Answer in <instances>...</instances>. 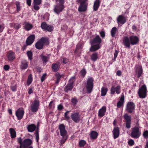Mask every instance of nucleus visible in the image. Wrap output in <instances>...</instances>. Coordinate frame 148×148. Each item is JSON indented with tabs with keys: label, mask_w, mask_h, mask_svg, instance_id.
I'll return each mask as SVG.
<instances>
[{
	"label": "nucleus",
	"mask_w": 148,
	"mask_h": 148,
	"mask_svg": "<svg viewBox=\"0 0 148 148\" xmlns=\"http://www.w3.org/2000/svg\"><path fill=\"white\" fill-rule=\"evenodd\" d=\"M102 38H104L105 36V33L104 31H102L99 32Z\"/></svg>",
	"instance_id": "obj_56"
},
{
	"label": "nucleus",
	"mask_w": 148,
	"mask_h": 148,
	"mask_svg": "<svg viewBox=\"0 0 148 148\" xmlns=\"http://www.w3.org/2000/svg\"><path fill=\"white\" fill-rule=\"evenodd\" d=\"M42 2V0H34L33 3L40 5Z\"/></svg>",
	"instance_id": "obj_55"
},
{
	"label": "nucleus",
	"mask_w": 148,
	"mask_h": 148,
	"mask_svg": "<svg viewBox=\"0 0 148 148\" xmlns=\"http://www.w3.org/2000/svg\"><path fill=\"white\" fill-rule=\"evenodd\" d=\"M98 135L97 133L94 131H92L90 134V137L92 139H95L97 138Z\"/></svg>",
	"instance_id": "obj_38"
},
{
	"label": "nucleus",
	"mask_w": 148,
	"mask_h": 148,
	"mask_svg": "<svg viewBox=\"0 0 148 148\" xmlns=\"http://www.w3.org/2000/svg\"><path fill=\"white\" fill-rule=\"evenodd\" d=\"M32 81V77L31 74H30L28 76L27 80V86L29 85Z\"/></svg>",
	"instance_id": "obj_39"
},
{
	"label": "nucleus",
	"mask_w": 148,
	"mask_h": 148,
	"mask_svg": "<svg viewBox=\"0 0 148 148\" xmlns=\"http://www.w3.org/2000/svg\"><path fill=\"white\" fill-rule=\"evenodd\" d=\"M86 141L84 140H80L79 143V146L80 147H83L86 144Z\"/></svg>",
	"instance_id": "obj_46"
},
{
	"label": "nucleus",
	"mask_w": 148,
	"mask_h": 148,
	"mask_svg": "<svg viewBox=\"0 0 148 148\" xmlns=\"http://www.w3.org/2000/svg\"><path fill=\"white\" fill-rule=\"evenodd\" d=\"M63 75H61L60 73H57L55 74V76L56 78V84H58L60 82V81L61 79V78Z\"/></svg>",
	"instance_id": "obj_35"
},
{
	"label": "nucleus",
	"mask_w": 148,
	"mask_h": 148,
	"mask_svg": "<svg viewBox=\"0 0 148 148\" xmlns=\"http://www.w3.org/2000/svg\"><path fill=\"white\" fill-rule=\"evenodd\" d=\"M60 63L59 62H57L56 63H53L52 64V70L53 72H57L60 69Z\"/></svg>",
	"instance_id": "obj_24"
},
{
	"label": "nucleus",
	"mask_w": 148,
	"mask_h": 148,
	"mask_svg": "<svg viewBox=\"0 0 148 148\" xmlns=\"http://www.w3.org/2000/svg\"><path fill=\"white\" fill-rule=\"evenodd\" d=\"M108 91V89L107 88H104L103 87L101 88V94L102 96H105L106 95Z\"/></svg>",
	"instance_id": "obj_33"
},
{
	"label": "nucleus",
	"mask_w": 148,
	"mask_h": 148,
	"mask_svg": "<svg viewBox=\"0 0 148 148\" xmlns=\"http://www.w3.org/2000/svg\"><path fill=\"white\" fill-rule=\"evenodd\" d=\"M70 111H67L64 113V119L66 121L69 122V120L70 119V116L68 115V114L70 112Z\"/></svg>",
	"instance_id": "obj_43"
},
{
	"label": "nucleus",
	"mask_w": 148,
	"mask_h": 148,
	"mask_svg": "<svg viewBox=\"0 0 148 148\" xmlns=\"http://www.w3.org/2000/svg\"><path fill=\"white\" fill-rule=\"evenodd\" d=\"M21 64L20 66V68L22 70H25L27 69L28 66V63L27 61L25 60H23L21 61Z\"/></svg>",
	"instance_id": "obj_22"
},
{
	"label": "nucleus",
	"mask_w": 148,
	"mask_h": 148,
	"mask_svg": "<svg viewBox=\"0 0 148 148\" xmlns=\"http://www.w3.org/2000/svg\"><path fill=\"white\" fill-rule=\"evenodd\" d=\"M143 137L145 138H148V131L146 130L143 132Z\"/></svg>",
	"instance_id": "obj_57"
},
{
	"label": "nucleus",
	"mask_w": 148,
	"mask_h": 148,
	"mask_svg": "<svg viewBox=\"0 0 148 148\" xmlns=\"http://www.w3.org/2000/svg\"><path fill=\"white\" fill-rule=\"evenodd\" d=\"M102 42V40L98 35H97L93 38L90 40V44L91 47L90 49V51L92 52L95 51L101 47L100 45Z\"/></svg>",
	"instance_id": "obj_2"
},
{
	"label": "nucleus",
	"mask_w": 148,
	"mask_h": 148,
	"mask_svg": "<svg viewBox=\"0 0 148 148\" xmlns=\"http://www.w3.org/2000/svg\"><path fill=\"white\" fill-rule=\"evenodd\" d=\"M49 43L47 37H42L36 43L35 47L37 49L41 50L43 48L44 45H48Z\"/></svg>",
	"instance_id": "obj_4"
},
{
	"label": "nucleus",
	"mask_w": 148,
	"mask_h": 148,
	"mask_svg": "<svg viewBox=\"0 0 148 148\" xmlns=\"http://www.w3.org/2000/svg\"><path fill=\"white\" fill-rule=\"evenodd\" d=\"M98 58V53L95 52L93 53L90 56V59L92 61L95 62L96 61Z\"/></svg>",
	"instance_id": "obj_30"
},
{
	"label": "nucleus",
	"mask_w": 148,
	"mask_h": 148,
	"mask_svg": "<svg viewBox=\"0 0 148 148\" xmlns=\"http://www.w3.org/2000/svg\"><path fill=\"white\" fill-rule=\"evenodd\" d=\"M31 0H26L27 4L29 6H30L31 5Z\"/></svg>",
	"instance_id": "obj_62"
},
{
	"label": "nucleus",
	"mask_w": 148,
	"mask_h": 148,
	"mask_svg": "<svg viewBox=\"0 0 148 148\" xmlns=\"http://www.w3.org/2000/svg\"><path fill=\"white\" fill-rule=\"evenodd\" d=\"M53 101H51L50 102L48 106L49 108V109H51L53 107V108H54V103H53Z\"/></svg>",
	"instance_id": "obj_53"
},
{
	"label": "nucleus",
	"mask_w": 148,
	"mask_h": 148,
	"mask_svg": "<svg viewBox=\"0 0 148 148\" xmlns=\"http://www.w3.org/2000/svg\"><path fill=\"white\" fill-rule=\"evenodd\" d=\"M64 8L63 4L59 3V4H58L55 6L54 10L56 13L59 14L62 10Z\"/></svg>",
	"instance_id": "obj_18"
},
{
	"label": "nucleus",
	"mask_w": 148,
	"mask_h": 148,
	"mask_svg": "<svg viewBox=\"0 0 148 148\" xmlns=\"http://www.w3.org/2000/svg\"><path fill=\"white\" fill-rule=\"evenodd\" d=\"M136 74L137 75V77L139 78L143 74V69L142 66L140 64L136 65L134 68Z\"/></svg>",
	"instance_id": "obj_13"
},
{
	"label": "nucleus",
	"mask_w": 148,
	"mask_h": 148,
	"mask_svg": "<svg viewBox=\"0 0 148 148\" xmlns=\"http://www.w3.org/2000/svg\"><path fill=\"white\" fill-rule=\"evenodd\" d=\"M35 136H36V140L37 143H38L39 140V133H38L37 132L36 133H35Z\"/></svg>",
	"instance_id": "obj_54"
},
{
	"label": "nucleus",
	"mask_w": 148,
	"mask_h": 148,
	"mask_svg": "<svg viewBox=\"0 0 148 148\" xmlns=\"http://www.w3.org/2000/svg\"><path fill=\"white\" fill-rule=\"evenodd\" d=\"M118 24L123 25L127 21L126 18L123 15H119L117 19Z\"/></svg>",
	"instance_id": "obj_17"
},
{
	"label": "nucleus",
	"mask_w": 148,
	"mask_h": 148,
	"mask_svg": "<svg viewBox=\"0 0 148 148\" xmlns=\"http://www.w3.org/2000/svg\"><path fill=\"white\" fill-rule=\"evenodd\" d=\"M40 57L43 64L46 63L48 61L49 58V57L44 56L42 54L40 55Z\"/></svg>",
	"instance_id": "obj_36"
},
{
	"label": "nucleus",
	"mask_w": 148,
	"mask_h": 148,
	"mask_svg": "<svg viewBox=\"0 0 148 148\" xmlns=\"http://www.w3.org/2000/svg\"><path fill=\"white\" fill-rule=\"evenodd\" d=\"M23 25H24V29L27 31L30 30L33 27L32 25L26 21L23 23Z\"/></svg>",
	"instance_id": "obj_23"
},
{
	"label": "nucleus",
	"mask_w": 148,
	"mask_h": 148,
	"mask_svg": "<svg viewBox=\"0 0 148 148\" xmlns=\"http://www.w3.org/2000/svg\"><path fill=\"white\" fill-rule=\"evenodd\" d=\"M36 70L38 72L40 73L41 71V68L39 66H37L36 68Z\"/></svg>",
	"instance_id": "obj_63"
},
{
	"label": "nucleus",
	"mask_w": 148,
	"mask_h": 148,
	"mask_svg": "<svg viewBox=\"0 0 148 148\" xmlns=\"http://www.w3.org/2000/svg\"><path fill=\"white\" fill-rule=\"evenodd\" d=\"M33 5L34 8L35 10L37 11L40 9V7L38 5H39V4H37L34 3H33Z\"/></svg>",
	"instance_id": "obj_51"
},
{
	"label": "nucleus",
	"mask_w": 148,
	"mask_h": 148,
	"mask_svg": "<svg viewBox=\"0 0 148 148\" xmlns=\"http://www.w3.org/2000/svg\"><path fill=\"white\" fill-rule=\"evenodd\" d=\"M7 56L8 61L12 62L15 59L16 55L14 52H10L7 54Z\"/></svg>",
	"instance_id": "obj_26"
},
{
	"label": "nucleus",
	"mask_w": 148,
	"mask_h": 148,
	"mask_svg": "<svg viewBox=\"0 0 148 148\" xmlns=\"http://www.w3.org/2000/svg\"><path fill=\"white\" fill-rule=\"evenodd\" d=\"M58 129L60 130V135L63 137L60 142V145H62L67 138L66 136L67 131L65 129V126L63 124H61L59 125Z\"/></svg>",
	"instance_id": "obj_3"
},
{
	"label": "nucleus",
	"mask_w": 148,
	"mask_h": 148,
	"mask_svg": "<svg viewBox=\"0 0 148 148\" xmlns=\"http://www.w3.org/2000/svg\"><path fill=\"white\" fill-rule=\"evenodd\" d=\"M82 44L80 43L76 45V49L75 51V53H76L78 52V50L82 48Z\"/></svg>",
	"instance_id": "obj_45"
},
{
	"label": "nucleus",
	"mask_w": 148,
	"mask_h": 148,
	"mask_svg": "<svg viewBox=\"0 0 148 148\" xmlns=\"http://www.w3.org/2000/svg\"><path fill=\"white\" fill-rule=\"evenodd\" d=\"M124 95H122L120 99V100L117 103V106L118 108H120L121 106H123L124 103Z\"/></svg>",
	"instance_id": "obj_28"
},
{
	"label": "nucleus",
	"mask_w": 148,
	"mask_h": 148,
	"mask_svg": "<svg viewBox=\"0 0 148 148\" xmlns=\"http://www.w3.org/2000/svg\"><path fill=\"white\" fill-rule=\"evenodd\" d=\"M47 74L46 73L44 74L41 78V81L43 82L47 78Z\"/></svg>",
	"instance_id": "obj_52"
},
{
	"label": "nucleus",
	"mask_w": 148,
	"mask_h": 148,
	"mask_svg": "<svg viewBox=\"0 0 148 148\" xmlns=\"http://www.w3.org/2000/svg\"><path fill=\"white\" fill-rule=\"evenodd\" d=\"M141 134V132L139 130L138 127L136 126L132 128L131 134V136L132 137L134 138H138L140 136Z\"/></svg>",
	"instance_id": "obj_9"
},
{
	"label": "nucleus",
	"mask_w": 148,
	"mask_h": 148,
	"mask_svg": "<svg viewBox=\"0 0 148 148\" xmlns=\"http://www.w3.org/2000/svg\"><path fill=\"white\" fill-rule=\"evenodd\" d=\"M36 128V126L34 124L29 125L27 127L28 131L29 132H33Z\"/></svg>",
	"instance_id": "obj_29"
},
{
	"label": "nucleus",
	"mask_w": 148,
	"mask_h": 148,
	"mask_svg": "<svg viewBox=\"0 0 148 148\" xmlns=\"http://www.w3.org/2000/svg\"><path fill=\"white\" fill-rule=\"evenodd\" d=\"M9 131L12 138H14L16 137V132L14 128H10Z\"/></svg>",
	"instance_id": "obj_27"
},
{
	"label": "nucleus",
	"mask_w": 148,
	"mask_h": 148,
	"mask_svg": "<svg viewBox=\"0 0 148 148\" xmlns=\"http://www.w3.org/2000/svg\"><path fill=\"white\" fill-rule=\"evenodd\" d=\"M35 38V35L32 34L30 35L27 38L26 42L27 45H30L34 41Z\"/></svg>",
	"instance_id": "obj_19"
},
{
	"label": "nucleus",
	"mask_w": 148,
	"mask_h": 148,
	"mask_svg": "<svg viewBox=\"0 0 148 148\" xmlns=\"http://www.w3.org/2000/svg\"><path fill=\"white\" fill-rule=\"evenodd\" d=\"M54 28L50 25H48L45 30L49 32H52L53 29Z\"/></svg>",
	"instance_id": "obj_49"
},
{
	"label": "nucleus",
	"mask_w": 148,
	"mask_h": 148,
	"mask_svg": "<svg viewBox=\"0 0 148 148\" xmlns=\"http://www.w3.org/2000/svg\"><path fill=\"white\" fill-rule=\"evenodd\" d=\"M71 118L75 123H78L80 121V116L78 112H74L71 114Z\"/></svg>",
	"instance_id": "obj_14"
},
{
	"label": "nucleus",
	"mask_w": 148,
	"mask_h": 148,
	"mask_svg": "<svg viewBox=\"0 0 148 148\" xmlns=\"http://www.w3.org/2000/svg\"><path fill=\"white\" fill-rule=\"evenodd\" d=\"M128 144L130 146H132L134 144V141L132 140H131L128 141Z\"/></svg>",
	"instance_id": "obj_60"
},
{
	"label": "nucleus",
	"mask_w": 148,
	"mask_h": 148,
	"mask_svg": "<svg viewBox=\"0 0 148 148\" xmlns=\"http://www.w3.org/2000/svg\"><path fill=\"white\" fill-rule=\"evenodd\" d=\"M73 88V86L68 84L64 88V91L65 92H67L69 91H71Z\"/></svg>",
	"instance_id": "obj_34"
},
{
	"label": "nucleus",
	"mask_w": 148,
	"mask_h": 148,
	"mask_svg": "<svg viewBox=\"0 0 148 148\" xmlns=\"http://www.w3.org/2000/svg\"><path fill=\"white\" fill-rule=\"evenodd\" d=\"M79 73L80 74L81 76L83 78H84L85 76L87 73V71L86 69L84 68L80 71Z\"/></svg>",
	"instance_id": "obj_37"
},
{
	"label": "nucleus",
	"mask_w": 148,
	"mask_h": 148,
	"mask_svg": "<svg viewBox=\"0 0 148 148\" xmlns=\"http://www.w3.org/2000/svg\"><path fill=\"white\" fill-rule=\"evenodd\" d=\"M114 139L116 138L119 137L120 134L119 128V127H116L114 128L112 131Z\"/></svg>",
	"instance_id": "obj_20"
},
{
	"label": "nucleus",
	"mask_w": 148,
	"mask_h": 148,
	"mask_svg": "<svg viewBox=\"0 0 148 148\" xmlns=\"http://www.w3.org/2000/svg\"><path fill=\"white\" fill-rule=\"evenodd\" d=\"M117 31V28L116 27H114L112 28L110 31L111 35L112 37L115 38L116 37V34Z\"/></svg>",
	"instance_id": "obj_31"
},
{
	"label": "nucleus",
	"mask_w": 148,
	"mask_h": 148,
	"mask_svg": "<svg viewBox=\"0 0 148 148\" xmlns=\"http://www.w3.org/2000/svg\"><path fill=\"white\" fill-rule=\"evenodd\" d=\"M110 91V94L112 95H114L115 92L117 94H119L121 92V86L112 85Z\"/></svg>",
	"instance_id": "obj_12"
},
{
	"label": "nucleus",
	"mask_w": 148,
	"mask_h": 148,
	"mask_svg": "<svg viewBox=\"0 0 148 148\" xmlns=\"http://www.w3.org/2000/svg\"><path fill=\"white\" fill-rule=\"evenodd\" d=\"M56 1L57 3L59 2V3L61 4H64V0H55Z\"/></svg>",
	"instance_id": "obj_64"
},
{
	"label": "nucleus",
	"mask_w": 148,
	"mask_h": 148,
	"mask_svg": "<svg viewBox=\"0 0 148 148\" xmlns=\"http://www.w3.org/2000/svg\"><path fill=\"white\" fill-rule=\"evenodd\" d=\"M101 1L100 0H95L94 2L93 7V11H97L98 9L100 4Z\"/></svg>",
	"instance_id": "obj_25"
},
{
	"label": "nucleus",
	"mask_w": 148,
	"mask_h": 148,
	"mask_svg": "<svg viewBox=\"0 0 148 148\" xmlns=\"http://www.w3.org/2000/svg\"><path fill=\"white\" fill-rule=\"evenodd\" d=\"M135 104L132 101H129L127 104L126 110L129 113H132L135 112Z\"/></svg>",
	"instance_id": "obj_10"
},
{
	"label": "nucleus",
	"mask_w": 148,
	"mask_h": 148,
	"mask_svg": "<svg viewBox=\"0 0 148 148\" xmlns=\"http://www.w3.org/2000/svg\"><path fill=\"white\" fill-rule=\"evenodd\" d=\"M63 106L61 104H60L58 106V109L59 111L63 109Z\"/></svg>",
	"instance_id": "obj_59"
},
{
	"label": "nucleus",
	"mask_w": 148,
	"mask_h": 148,
	"mask_svg": "<svg viewBox=\"0 0 148 148\" xmlns=\"http://www.w3.org/2000/svg\"><path fill=\"white\" fill-rule=\"evenodd\" d=\"M17 87V85L15 84L11 86H10V89L12 91L15 92L16 90Z\"/></svg>",
	"instance_id": "obj_50"
},
{
	"label": "nucleus",
	"mask_w": 148,
	"mask_h": 148,
	"mask_svg": "<svg viewBox=\"0 0 148 148\" xmlns=\"http://www.w3.org/2000/svg\"><path fill=\"white\" fill-rule=\"evenodd\" d=\"M48 25L46 24V22H43L42 23L41 27L43 29L45 30Z\"/></svg>",
	"instance_id": "obj_48"
},
{
	"label": "nucleus",
	"mask_w": 148,
	"mask_h": 148,
	"mask_svg": "<svg viewBox=\"0 0 148 148\" xmlns=\"http://www.w3.org/2000/svg\"><path fill=\"white\" fill-rule=\"evenodd\" d=\"M88 0H76V2L79 3L78 10L79 12H85L87 10L88 6Z\"/></svg>",
	"instance_id": "obj_5"
},
{
	"label": "nucleus",
	"mask_w": 148,
	"mask_h": 148,
	"mask_svg": "<svg viewBox=\"0 0 148 148\" xmlns=\"http://www.w3.org/2000/svg\"><path fill=\"white\" fill-rule=\"evenodd\" d=\"M27 54L28 57V59L31 60L32 59L33 53L31 51H28L27 52Z\"/></svg>",
	"instance_id": "obj_44"
},
{
	"label": "nucleus",
	"mask_w": 148,
	"mask_h": 148,
	"mask_svg": "<svg viewBox=\"0 0 148 148\" xmlns=\"http://www.w3.org/2000/svg\"><path fill=\"white\" fill-rule=\"evenodd\" d=\"M37 99H35L32 102L30 106V110L32 112L35 113L37 112L40 106V102L39 100Z\"/></svg>",
	"instance_id": "obj_7"
},
{
	"label": "nucleus",
	"mask_w": 148,
	"mask_h": 148,
	"mask_svg": "<svg viewBox=\"0 0 148 148\" xmlns=\"http://www.w3.org/2000/svg\"><path fill=\"white\" fill-rule=\"evenodd\" d=\"M75 76H73L70 79L68 84L70 85L73 86L74 83L75 81Z\"/></svg>",
	"instance_id": "obj_42"
},
{
	"label": "nucleus",
	"mask_w": 148,
	"mask_h": 148,
	"mask_svg": "<svg viewBox=\"0 0 148 148\" xmlns=\"http://www.w3.org/2000/svg\"><path fill=\"white\" fill-rule=\"evenodd\" d=\"M25 139H24L22 142V139L21 137H19L17 138V142L20 144V145L19 148H22V147L23 146L24 142ZM16 148H19L18 147H17Z\"/></svg>",
	"instance_id": "obj_32"
},
{
	"label": "nucleus",
	"mask_w": 148,
	"mask_h": 148,
	"mask_svg": "<svg viewBox=\"0 0 148 148\" xmlns=\"http://www.w3.org/2000/svg\"><path fill=\"white\" fill-rule=\"evenodd\" d=\"M123 117L126 121V127L129 129L131 127L132 117L131 115H129L127 113H125L124 114Z\"/></svg>",
	"instance_id": "obj_11"
},
{
	"label": "nucleus",
	"mask_w": 148,
	"mask_h": 148,
	"mask_svg": "<svg viewBox=\"0 0 148 148\" xmlns=\"http://www.w3.org/2000/svg\"><path fill=\"white\" fill-rule=\"evenodd\" d=\"M94 79L92 77H88L86 82V88L88 93H90L92 91L94 87Z\"/></svg>",
	"instance_id": "obj_6"
},
{
	"label": "nucleus",
	"mask_w": 148,
	"mask_h": 148,
	"mask_svg": "<svg viewBox=\"0 0 148 148\" xmlns=\"http://www.w3.org/2000/svg\"><path fill=\"white\" fill-rule=\"evenodd\" d=\"M16 115L18 120H20L23 118L24 111L22 108H19L16 112Z\"/></svg>",
	"instance_id": "obj_15"
},
{
	"label": "nucleus",
	"mask_w": 148,
	"mask_h": 148,
	"mask_svg": "<svg viewBox=\"0 0 148 148\" xmlns=\"http://www.w3.org/2000/svg\"><path fill=\"white\" fill-rule=\"evenodd\" d=\"M69 62V60L67 58H64L63 59V62L64 64H66Z\"/></svg>",
	"instance_id": "obj_61"
},
{
	"label": "nucleus",
	"mask_w": 148,
	"mask_h": 148,
	"mask_svg": "<svg viewBox=\"0 0 148 148\" xmlns=\"http://www.w3.org/2000/svg\"><path fill=\"white\" fill-rule=\"evenodd\" d=\"M78 101V100L75 97H74L73 98L71 99V102L73 105V106L76 105Z\"/></svg>",
	"instance_id": "obj_47"
},
{
	"label": "nucleus",
	"mask_w": 148,
	"mask_h": 148,
	"mask_svg": "<svg viewBox=\"0 0 148 148\" xmlns=\"http://www.w3.org/2000/svg\"><path fill=\"white\" fill-rule=\"evenodd\" d=\"M23 143V148H33L32 146H30L32 143V141L30 139H25Z\"/></svg>",
	"instance_id": "obj_16"
},
{
	"label": "nucleus",
	"mask_w": 148,
	"mask_h": 148,
	"mask_svg": "<svg viewBox=\"0 0 148 148\" xmlns=\"http://www.w3.org/2000/svg\"><path fill=\"white\" fill-rule=\"evenodd\" d=\"M15 4L16 6V10L17 12H18L21 10L20 2L18 1H16L15 2Z\"/></svg>",
	"instance_id": "obj_41"
},
{
	"label": "nucleus",
	"mask_w": 148,
	"mask_h": 148,
	"mask_svg": "<svg viewBox=\"0 0 148 148\" xmlns=\"http://www.w3.org/2000/svg\"><path fill=\"white\" fill-rule=\"evenodd\" d=\"M106 107L105 106H103L100 109L98 112V116L101 117L104 116L106 111Z\"/></svg>",
	"instance_id": "obj_21"
},
{
	"label": "nucleus",
	"mask_w": 148,
	"mask_h": 148,
	"mask_svg": "<svg viewBox=\"0 0 148 148\" xmlns=\"http://www.w3.org/2000/svg\"><path fill=\"white\" fill-rule=\"evenodd\" d=\"M147 89L145 84L143 85L140 88L138 91V94L139 97L140 98L144 99L146 97L147 95Z\"/></svg>",
	"instance_id": "obj_8"
},
{
	"label": "nucleus",
	"mask_w": 148,
	"mask_h": 148,
	"mask_svg": "<svg viewBox=\"0 0 148 148\" xmlns=\"http://www.w3.org/2000/svg\"><path fill=\"white\" fill-rule=\"evenodd\" d=\"M21 23H12V26H13L14 28L16 30L18 29L21 27Z\"/></svg>",
	"instance_id": "obj_40"
},
{
	"label": "nucleus",
	"mask_w": 148,
	"mask_h": 148,
	"mask_svg": "<svg viewBox=\"0 0 148 148\" xmlns=\"http://www.w3.org/2000/svg\"><path fill=\"white\" fill-rule=\"evenodd\" d=\"M139 42L138 37L136 36L132 35L129 37L125 36L123 39V44L125 48L129 49L130 45H134L138 44Z\"/></svg>",
	"instance_id": "obj_1"
},
{
	"label": "nucleus",
	"mask_w": 148,
	"mask_h": 148,
	"mask_svg": "<svg viewBox=\"0 0 148 148\" xmlns=\"http://www.w3.org/2000/svg\"><path fill=\"white\" fill-rule=\"evenodd\" d=\"M10 68V66L8 65H5L3 66L4 69L6 71L8 70Z\"/></svg>",
	"instance_id": "obj_58"
}]
</instances>
